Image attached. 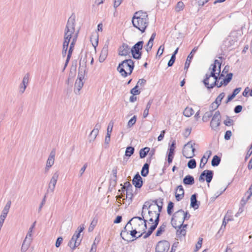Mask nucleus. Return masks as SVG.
I'll return each mask as SVG.
<instances>
[{"label": "nucleus", "instance_id": "1", "mask_svg": "<svg viewBox=\"0 0 252 252\" xmlns=\"http://www.w3.org/2000/svg\"><path fill=\"white\" fill-rule=\"evenodd\" d=\"M132 23L133 26L142 33L145 32L149 25L147 13L141 10L135 12L132 18Z\"/></svg>", "mask_w": 252, "mask_h": 252}, {"label": "nucleus", "instance_id": "2", "mask_svg": "<svg viewBox=\"0 0 252 252\" xmlns=\"http://www.w3.org/2000/svg\"><path fill=\"white\" fill-rule=\"evenodd\" d=\"M75 17L71 15L68 19L64 29L63 42L69 43L72 37L73 38L75 32Z\"/></svg>", "mask_w": 252, "mask_h": 252}, {"label": "nucleus", "instance_id": "3", "mask_svg": "<svg viewBox=\"0 0 252 252\" xmlns=\"http://www.w3.org/2000/svg\"><path fill=\"white\" fill-rule=\"evenodd\" d=\"M134 67V62L131 59H127L122 62L117 67V70L121 75L126 77L128 75H130L132 72Z\"/></svg>", "mask_w": 252, "mask_h": 252}, {"label": "nucleus", "instance_id": "4", "mask_svg": "<svg viewBox=\"0 0 252 252\" xmlns=\"http://www.w3.org/2000/svg\"><path fill=\"white\" fill-rule=\"evenodd\" d=\"M221 63L218 60H215L214 64H211L209 70H211L210 73H206L205 77L203 81L204 85H208V81L211 78H215L220 75Z\"/></svg>", "mask_w": 252, "mask_h": 252}, {"label": "nucleus", "instance_id": "5", "mask_svg": "<svg viewBox=\"0 0 252 252\" xmlns=\"http://www.w3.org/2000/svg\"><path fill=\"white\" fill-rule=\"evenodd\" d=\"M148 217L149 221L150 222H153L154 221L153 218H155V222L153 225H152L149 229L148 232L145 235L143 236L144 239H146L150 236L153 232L157 228L159 221V213H154L152 211H148Z\"/></svg>", "mask_w": 252, "mask_h": 252}, {"label": "nucleus", "instance_id": "6", "mask_svg": "<svg viewBox=\"0 0 252 252\" xmlns=\"http://www.w3.org/2000/svg\"><path fill=\"white\" fill-rule=\"evenodd\" d=\"M183 210L181 209L176 212L173 215L171 219L172 226L177 228L178 226L184 224Z\"/></svg>", "mask_w": 252, "mask_h": 252}, {"label": "nucleus", "instance_id": "7", "mask_svg": "<svg viewBox=\"0 0 252 252\" xmlns=\"http://www.w3.org/2000/svg\"><path fill=\"white\" fill-rule=\"evenodd\" d=\"M131 222L134 224H138L139 226L141 225L143 227V233L145 232V230L147 228V220L144 219V216L141 217H134L131 220H129L126 225L125 227V229H126V227H128L129 225H131Z\"/></svg>", "mask_w": 252, "mask_h": 252}, {"label": "nucleus", "instance_id": "8", "mask_svg": "<svg viewBox=\"0 0 252 252\" xmlns=\"http://www.w3.org/2000/svg\"><path fill=\"white\" fill-rule=\"evenodd\" d=\"M143 41H139L131 48L130 52L134 59L136 60L141 59L142 56L141 50L143 48Z\"/></svg>", "mask_w": 252, "mask_h": 252}, {"label": "nucleus", "instance_id": "9", "mask_svg": "<svg viewBox=\"0 0 252 252\" xmlns=\"http://www.w3.org/2000/svg\"><path fill=\"white\" fill-rule=\"evenodd\" d=\"M195 149L193 147L191 142H189L185 145L183 150V154L186 158H191L194 156V151Z\"/></svg>", "mask_w": 252, "mask_h": 252}, {"label": "nucleus", "instance_id": "10", "mask_svg": "<svg viewBox=\"0 0 252 252\" xmlns=\"http://www.w3.org/2000/svg\"><path fill=\"white\" fill-rule=\"evenodd\" d=\"M220 112L219 111L215 112L210 123V126L213 129L217 130L220 124Z\"/></svg>", "mask_w": 252, "mask_h": 252}, {"label": "nucleus", "instance_id": "11", "mask_svg": "<svg viewBox=\"0 0 252 252\" xmlns=\"http://www.w3.org/2000/svg\"><path fill=\"white\" fill-rule=\"evenodd\" d=\"M59 174L58 171L54 173L49 183L47 192H54L56 185L58 180Z\"/></svg>", "mask_w": 252, "mask_h": 252}, {"label": "nucleus", "instance_id": "12", "mask_svg": "<svg viewBox=\"0 0 252 252\" xmlns=\"http://www.w3.org/2000/svg\"><path fill=\"white\" fill-rule=\"evenodd\" d=\"M204 177L206 178V182L209 183L213 179V171L209 170H205L203 171L199 176V181L204 182L205 180Z\"/></svg>", "mask_w": 252, "mask_h": 252}, {"label": "nucleus", "instance_id": "13", "mask_svg": "<svg viewBox=\"0 0 252 252\" xmlns=\"http://www.w3.org/2000/svg\"><path fill=\"white\" fill-rule=\"evenodd\" d=\"M223 75L221 74L220 77H215L213 78V81L211 82V83L209 84V81H208V85H205V86L209 89H213L215 86H217L218 88L221 87L222 85L224 86V84L223 83V80L219 83V80L220 79L221 76H223Z\"/></svg>", "mask_w": 252, "mask_h": 252}, {"label": "nucleus", "instance_id": "14", "mask_svg": "<svg viewBox=\"0 0 252 252\" xmlns=\"http://www.w3.org/2000/svg\"><path fill=\"white\" fill-rule=\"evenodd\" d=\"M169 248V244L167 241H159L156 248V251L158 252H167Z\"/></svg>", "mask_w": 252, "mask_h": 252}, {"label": "nucleus", "instance_id": "15", "mask_svg": "<svg viewBox=\"0 0 252 252\" xmlns=\"http://www.w3.org/2000/svg\"><path fill=\"white\" fill-rule=\"evenodd\" d=\"M74 234L68 244V246L72 249L74 250L80 245L82 239Z\"/></svg>", "mask_w": 252, "mask_h": 252}, {"label": "nucleus", "instance_id": "16", "mask_svg": "<svg viewBox=\"0 0 252 252\" xmlns=\"http://www.w3.org/2000/svg\"><path fill=\"white\" fill-rule=\"evenodd\" d=\"M30 74L27 73L24 76L22 83L19 85V93L23 94L28 85L29 81Z\"/></svg>", "mask_w": 252, "mask_h": 252}, {"label": "nucleus", "instance_id": "17", "mask_svg": "<svg viewBox=\"0 0 252 252\" xmlns=\"http://www.w3.org/2000/svg\"><path fill=\"white\" fill-rule=\"evenodd\" d=\"M56 155V151L54 149L53 150L50 154V155L47 159L46 167H45V171L47 172L49 170L50 168H51L53 165L54 163V160H55V157Z\"/></svg>", "mask_w": 252, "mask_h": 252}, {"label": "nucleus", "instance_id": "18", "mask_svg": "<svg viewBox=\"0 0 252 252\" xmlns=\"http://www.w3.org/2000/svg\"><path fill=\"white\" fill-rule=\"evenodd\" d=\"M130 53V47L126 43H123L119 48V55L126 56Z\"/></svg>", "mask_w": 252, "mask_h": 252}, {"label": "nucleus", "instance_id": "19", "mask_svg": "<svg viewBox=\"0 0 252 252\" xmlns=\"http://www.w3.org/2000/svg\"><path fill=\"white\" fill-rule=\"evenodd\" d=\"M132 184L136 188H140L143 185L142 179L137 173L133 177L132 180Z\"/></svg>", "mask_w": 252, "mask_h": 252}, {"label": "nucleus", "instance_id": "20", "mask_svg": "<svg viewBox=\"0 0 252 252\" xmlns=\"http://www.w3.org/2000/svg\"><path fill=\"white\" fill-rule=\"evenodd\" d=\"M184 196V189L182 185L178 186L175 192V197L176 200L179 201L183 199Z\"/></svg>", "mask_w": 252, "mask_h": 252}, {"label": "nucleus", "instance_id": "21", "mask_svg": "<svg viewBox=\"0 0 252 252\" xmlns=\"http://www.w3.org/2000/svg\"><path fill=\"white\" fill-rule=\"evenodd\" d=\"M151 162V159L148 158L147 159V162L144 164L141 171V174L142 176L146 177L148 175L149 173V165Z\"/></svg>", "mask_w": 252, "mask_h": 252}, {"label": "nucleus", "instance_id": "22", "mask_svg": "<svg viewBox=\"0 0 252 252\" xmlns=\"http://www.w3.org/2000/svg\"><path fill=\"white\" fill-rule=\"evenodd\" d=\"M197 49H198V47H194L192 50V51H191L190 54L189 55V56H188V58L187 59V60H186L185 64V67H184L185 69H188V68L189 66L190 62H191V60L193 58L194 54L196 52Z\"/></svg>", "mask_w": 252, "mask_h": 252}, {"label": "nucleus", "instance_id": "23", "mask_svg": "<svg viewBox=\"0 0 252 252\" xmlns=\"http://www.w3.org/2000/svg\"><path fill=\"white\" fill-rule=\"evenodd\" d=\"M187 226V224H183V225L177 227L178 229L177 230L176 235L178 237H181L186 235L187 232L186 228Z\"/></svg>", "mask_w": 252, "mask_h": 252}, {"label": "nucleus", "instance_id": "24", "mask_svg": "<svg viewBox=\"0 0 252 252\" xmlns=\"http://www.w3.org/2000/svg\"><path fill=\"white\" fill-rule=\"evenodd\" d=\"M211 154L212 153L211 151H207L205 153V155H204L203 157L201 159V161L199 165L200 168H203L204 167L205 165L207 162L208 158H209Z\"/></svg>", "mask_w": 252, "mask_h": 252}, {"label": "nucleus", "instance_id": "25", "mask_svg": "<svg viewBox=\"0 0 252 252\" xmlns=\"http://www.w3.org/2000/svg\"><path fill=\"white\" fill-rule=\"evenodd\" d=\"M196 197V194H194L191 195L190 198V207L195 210L198 209L199 206V202L197 201Z\"/></svg>", "mask_w": 252, "mask_h": 252}, {"label": "nucleus", "instance_id": "26", "mask_svg": "<svg viewBox=\"0 0 252 252\" xmlns=\"http://www.w3.org/2000/svg\"><path fill=\"white\" fill-rule=\"evenodd\" d=\"M84 85L83 82L81 79H77L75 83L74 93L76 94H79V91Z\"/></svg>", "mask_w": 252, "mask_h": 252}, {"label": "nucleus", "instance_id": "27", "mask_svg": "<svg viewBox=\"0 0 252 252\" xmlns=\"http://www.w3.org/2000/svg\"><path fill=\"white\" fill-rule=\"evenodd\" d=\"M108 55V47H104L102 49L99 58V61L100 63L103 62L106 59Z\"/></svg>", "mask_w": 252, "mask_h": 252}, {"label": "nucleus", "instance_id": "28", "mask_svg": "<svg viewBox=\"0 0 252 252\" xmlns=\"http://www.w3.org/2000/svg\"><path fill=\"white\" fill-rule=\"evenodd\" d=\"M32 241V238H29V239L25 238L22 247H21V252H26L28 248L30 247V243Z\"/></svg>", "mask_w": 252, "mask_h": 252}, {"label": "nucleus", "instance_id": "29", "mask_svg": "<svg viewBox=\"0 0 252 252\" xmlns=\"http://www.w3.org/2000/svg\"><path fill=\"white\" fill-rule=\"evenodd\" d=\"M183 183L186 185H192L194 183V179L191 175H187L183 179Z\"/></svg>", "mask_w": 252, "mask_h": 252}, {"label": "nucleus", "instance_id": "30", "mask_svg": "<svg viewBox=\"0 0 252 252\" xmlns=\"http://www.w3.org/2000/svg\"><path fill=\"white\" fill-rule=\"evenodd\" d=\"M153 102V100L150 99L147 103V104L146 105V108L144 110V111L143 112V117L144 118H146L148 116V115H149V109L151 107V106Z\"/></svg>", "mask_w": 252, "mask_h": 252}, {"label": "nucleus", "instance_id": "31", "mask_svg": "<svg viewBox=\"0 0 252 252\" xmlns=\"http://www.w3.org/2000/svg\"><path fill=\"white\" fill-rule=\"evenodd\" d=\"M150 148L145 147L141 149L139 151V156L141 158H144L150 151Z\"/></svg>", "mask_w": 252, "mask_h": 252}, {"label": "nucleus", "instance_id": "32", "mask_svg": "<svg viewBox=\"0 0 252 252\" xmlns=\"http://www.w3.org/2000/svg\"><path fill=\"white\" fill-rule=\"evenodd\" d=\"M125 189H126V190H127L132 191V186L130 184L129 182H126L124 184V186L121 189L119 190V192L122 191V192H124Z\"/></svg>", "mask_w": 252, "mask_h": 252}, {"label": "nucleus", "instance_id": "33", "mask_svg": "<svg viewBox=\"0 0 252 252\" xmlns=\"http://www.w3.org/2000/svg\"><path fill=\"white\" fill-rule=\"evenodd\" d=\"M221 159L218 156L216 155L213 157L211 161V164L213 166H217L220 163Z\"/></svg>", "mask_w": 252, "mask_h": 252}, {"label": "nucleus", "instance_id": "34", "mask_svg": "<svg viewBox=\"0 0 252 252\" xmlns=\"http://www.w3.org/2000/svg\"><path fill=\"white\" fill-rule=\"evenodd\" d=\"M194 111L192 108L187 107L184 111L183 114L185 116L189 117L193 114Z\"/></svg>", "mask_w": 252, "mask_h": 252}, {"label": "nucleus", "instance_id": "35", "mask_svg": "<svg viewBox=\"0 0 252 252\" xmlns=\"http://www.w3.org/2000/svg\"><path fill=\"white\" fill-rule=\"evenodd\" d=\"M74 47H72L71 46H69V48L68 51V54L67 56V58L65 61V64H64V68L67 66L70 59L71 58L72 52L73 51Z\"/></svg>", "mask_w": 252, "mask_h": 252}, {"label": "nucleus", "instance_id": "36", "mask_svg": "<svg viewBox=\"0 0 252 252\" xmlns=\"http://www.w3.org/2000/svg\"><path fill=\"white\" fill-rule=\"evenodd\" d=\"M134 152V148L132 147L129 146L126 149L125 152V156L128 157H130Z\"/></svg>", "mask_w": 252, "mask_h": 252}, {"label": "nucleus", "instance_id": "37", "mask_svg": "<svg viewBox=\"0 0 252 252\" xmlns=\"http://www.w3.org/2000/svg\"><path fill=\"white\" fill-rule=\"evenodd\" d=\"M224 96H225V94L224 93H221L218 95V96L217 97V98L216 99V100L215 101V103L216 104H217V105H216V107L220 106V105L221 103V100L224 98Z\"/></svg>", "mask_w": 252, "mask_h": 252}, {"label": "nucleus", "instance_id": "38", "mask_svg": "<svg viewBox=\"0 0 252 252\" xmlns=\"http://www.w3.org/2000/svg\"><path fill=\"white\" fill-rule=\"evenodd\" d=\"M137 229L138 228L135 227V228L133 230L130 231V235L132 237L135 238V239H137V238L141 237L142 236L143 234L144 233L143 232L141 233L140 235H138V236H136V234L137 233H140V231H137Z\"/></svg>", "mask_w": 252, "mask_h": 252}, {"label": "nucleus", "instance_id": "39", "mask_svg": "<svg viewBox=\"0 0 252 252\" xmlns=\"http://www.w3.org/2000/svg\"><path fill=\"white\" fill-rule=\"evenodd\" d=\"M166 224L163 223L161 225H160L158 229L157 232H156V236H160L162 232H163L166 228Z\"/></svg>", "mask_w": 252, "mask_h": 252}, {"label": "nucleus", "instance_id": "40", "mask_svg": "<svg viewBox=\"0 0 252 252\" xmlns=\"http://www.w3.org/2000/svg\"><path fill=\"white\" fill-rule=\"evenodd\" d=\"M233 76L232 73H228L226 75V77L223 80V83L224 84V86H226L231 80Z\"/></svg>", "mask_w": 252, "mask_h": 252}, {"label": "nucleus", "instance_id": "41", "mask_svg": "<svg viewBox=\"0 0 252 252\" xmlns=\"http://www.w3.org/2000/svg\"><path fill=\"white\" fill-rule=\"evenodd\" d=\"M35 223H36V221H34L32 223V224L30 228H29V231L27 234V236L26 237V239H29V238H31L32 236V231H33V228L35 227Z\"/></svg>", "mask_w": 252, "mask_h": 252}, {"label": "nucleus", "instance_id": "42", "mask_svg": "<svg viewBox=\"0 0 252 252\" xmlns=\"http://www.w3.org/2000/svg\"><path fill=\"white\" fill-rule=\"evenodd\" d=\"M196 166V162L194 159H190L188 163V167L190 169H194Z\"/></svg>", "mask_w": 252, "mask_h": 252}, {"label": "nucleus", "instance_id": "43", "mask_svg": "<svg viewBox=\"0 0 252 252\" xmlns=\"http://www.w3.org/2000/svg\"><path fill=\"white\" fill-rule=\"evenodd\" d=\"M98 131L93 129L90 134V141H94L98 134Z\"/></svg>", "mask_w": 252, "mask_h": 252}, {"label": "nucleus", "instance_id": "44", "mask_svg": "<svg viewBox=\"0 0 252 252\" xmlns=\"http://www.w3.org/2000/svg\"><path fill=\"white\" fill-rule=\"evenodd\" d=\"M126 200H128V204H130L132 202V198L133 196V194L132 193V191L126 190Z\"/></svg>", "mask_w": 252, "mask_h": 252}, {"label": "nucleus", "instance_id": "45", "mask_svg": "<svg viewBox=\"0 0 252 252\" xmlns=\"http://www.w3.org/2000/svg\"><path fill=\"white\" fill-rule=\"evenodd\" d=\"M174 208V203L172 202H170L167 206V212L169 215H171L172 213L173 209Z\"/></svg>", "mask_w": 252, "mask_h": 252}, {"label": "nucleus", "instance_id": "46", "mask_svg": "<svg viewBox=\"0 0 252 252\" xmlns=\"http://www.w3.org/2000/svg\"><path fill=\"white\" fill-rule=\"evenodd\" d=\"M136 122V116L134 115L128 122L127 126L128 127H131L135 124Z\"/></svg>", "mask_w": 252, "mask_h": 252}, {"label": "nucleus", "instance_id": "47", "mask_svg": "<svg viewBox=\"0 0 252 252\" xmlns=\"http://www.w3.org/2000/svg\"><path fill=\"white\" fill-rule=\"evenodd\" d=\"M212 116V112H206L202 118V120L204 122H207L209 120V118H210Z\"/></svg>", "mask_w": 252, "mask_h": 252}, {"label": "nucleus", "instance_id": "48", "mask_svg": "<svg viewBox=\"0 0 252 252\" xmlns=\"http://www.w3.org/2000/svg\"><path fill=\"white\" fill-rule=\"evenodd\" d=\"M11 200H9L7 201L6 204H5V206L4 207V208L2 210V211L7 212L8 213L9 210L11 207Z\"/></svg>", "mask_w": 252, "mask_h": 252}, {"label": "nucleus", "instance_id": "49", "mask_svg": "<svg viewBox=\"0 0 252 252\" xmlns=\"http://www.w3.org/2000/svg\"><path fill=\"white\" fill-rule=\"evenodd\" d=\"M114 123L113 122H110L108 124L107 129V134L110 135L112 133L113 127Z\"/></svg>", "mask_w": 252, "mask_h": 252}, {"label": "nucleus", "instance_id": "50", "mask_svg": "<svg viewBox=\"0 0 252 252\" xmlns=\"http://www.w3.org/2000/svg\"><path fill=\"white\" fill-rule=\"evenodd\" d=\"M69 43H65L64 42L63 43V50H62V55L64 57L66 54L67 51Z\"/></svg>", "mask_w": 252, "mask_h": 252}, {"label": "nucleus", "instance_id": "51", "mask_svg": "<svg viewBox=\"0 0 252 252\" xmlns=\"http://www.w3.org/2000/svg\"><path fill=\"white\" fill-rule=\"evenodd\" d=\"M184 6V3L182 1H179L177 3L175 9L177 11H180L183 9Z\"/></svg>", "mask_w": 252, "mask_h": 252}, {"label": "nucleus", "instance_id": "52", "mask_svg": "<svg viewBox=\"0 0 252 252\" xmlns=\"http://www.w3.org/2000/svg\"><path fill=\"white\" fill-rule=\"evenodd\" d=\"M137 88L138 86L136 85L131 90L130 93L132 94L133 95L139 94L140 93V92L137 90Z\"/></svg>", "mask_w": 252, "mask_h": 252}, {"label": "nucleus", "instance_id": "53", "mask_svg": "<svg viewBox=\"0 0 252 252\" xmlns=\"http://www.w3.org/2000/svg\"><path fill=\"white\" fill-rule=\"evenodd\" d=\"M149 211H152V212L154 213H157V205H156L155 203H151L150 205V209Z\"/></svg>", "mask_w": 252, "mask_h": 252}, {"label": "nucleus", "instance_id": "54", "mask_svg": "<svg viewBox=\"0 0 252 252\" xmlns=\"http://www.w3.org/2000/svg\"><path fill=\"white\" fill-rule=\"evenodd\" d=\"M202 241H203L202 238H199V240L196 245L195 251H197L199 249H200L201 248V247L202 246Z\"/></svg>", "mask_w": 252, "mask_h": 252}, {"label": "nucleus", "instance_id": "55", "mask_svg": "<svg viewBox=\"0 0 252 252\" xmlns=\"http://www.w3.org/2000/svg\"><path fill=\"white\" fill-rule=\"evenodd\" d=\"M96 223H97V221L95 220H94L92 221V222H91V224H90V226L89 227V229H88L89 231L91 232V231H92L94 230L95 226L96 224Z\"/></svg>", "mask_w": 252, "mask_h": 252}, {"label": "nucleus", "instance_id": "56", "mask_svg": "<svg viewBox=\"0 0 252 252\" xmlns=\"http://www.w3.org/2000/svg\"><path fill=\"white\" fill-rule=\"evenodd\" d=\"M175 59H176V57H175V54H172L170 60L169 61V62L168 63V66H172L173 63L175 62Z\"/></svg>", "mask_w": 252, "mask_h": 252}, {"label": "nucleus", "instance_id": "57", "mask_svg": "<svg viewBox=\"0 0 252 252\" xmlns=\"http://www.w3.org/2000/svg\"><path fill=\"white\" fill-rule=\"evenodd\" d=\"M153 45V43L151 41H148L145 47V49L146 51L148 53L150 51H151V49L152 48Z\"/></svg>", "mask_w": 252, "mask_h": 252}, {"label": "nucleus", "instance_id": "58", "mask_svg": "<svg viewBox=\"0 0 252 252\" xmlns=\"http://www.w3.org/2000/svg\"><path fill=\"white\" fill-rule=\"evenodd\" d=\"M164 46L163 45H160L158 49V51L157 53V56H159V57L161 56L162 54H163V51H164Z\"/></svg>", "mask_w": 252, "mask_h": 252}, {"label": "nucleus", "instance_id": "59", "mask_svg": "<svg viewBox=\"0 0 252 252\" xmlns=\"http://www.w3.org/2000/svg\"><path fill=\"white\" fill-rule=\"evenodd\" d=\"M84 228L83 226H80L78 228H77V231H76L75 233L74 234H75V235H77L76 237H80V233L83 231Z\"/></svg>", "mask_w": 252, "mask_h": 252}, {"label": "nucleus", "instance_id": "60", "mask_svg": "<svg viewBox=\"0 0 252 252\" xmlns=\"http://www.w3.org/2000/svg\"><path fill=\"white\" fill-rule=\"evenodd\" d=\"M63 241V239L62 237H58L56 242V244H55L56 247L57 248H59L61 244L62 243Z\"/></svg>", "mask_w": 252, "mask_h": 252}, {"label": "nucleus", "instance_id": "61", "mask_svg": "<svg viewBox=\"0 0 252 252\" xmlns=\"http://www.w3.org/2000/svg\"><path fill=\"white\" fill-rule=\"evenodd\" d=\"M150 205H151V203L149 202H148V201L145 202L142 207L143 211H145L146 209L148 210V211H149V209H150Z\"/></svg>", "mask_w": 252, "mask_h": 252}, {"label": "nucleus", "instance_id": "62", "mask_svg": "<svg viewBox=\"0 0 252 252\" xmlns=\"http://www.w3.org/2000/svg\"><path fill=\"white\" fill-rule=\"evenodd\" d=\"M78 36V32L74 34V36H73V38H72V41L70 44V46H71L72 47H74V45L75 44V42L76 41V39Z\"/></svg>", "mask_w": 252, "mask_h": 252}, {"label": "nucleus", "instance_id": "63", "mask_svg": "<svg viewBox=\"0 0 252 252\" xmlns=\"http://www.w3.org/2000/svg\"><path fill=\"white\" fill-rule=\"evenodd\" d=\"M232 133L230 130H227L225 132L224 135V139L226 140H228L230 139V137L231 136Z\"/></svg>", "mask_w": 252, "mask_h": 252}, {"label": "nucleus", "instance_id": "64", "mask_svg": "<svg viewBox=\"0 0 252 252\" xmlns=\"http://www.w3.org/2000/svg\"><path fill=\"white\" fill-rule=\"evenodd\" d=\"M190 217V215L189 213L188 212H185L183 210V218L184 220V221L185 220H188Z\"/></svg>", "mask_w": 252, "mask_h": 252}]
</instances>
